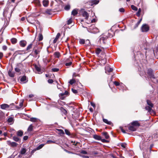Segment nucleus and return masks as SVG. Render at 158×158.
I'll list each match as a JSON object with an SVG mask.
<instances>
[{
	"label": "nucleus",
	"mask_w": 158,
	"mask_h": 158,
	"mask_svg": "<svg viewBox=\"0 0 158 158\" xmlns=\"http://www.w3.org/2000/svg\"><path fill=\"white\" fill-rule=\"evenodd\" d=\"M7 144L10 146L12 147H15L17 146L18 144L15 142H11L10 140L7 141Z\"/></svg>",
	"instance_id": "423d86ee"
},
{
	"label": "nucleus",
	"mask_w": 158,
	"mask_h": 158,
	"mask_svg": "<svg viewBox=\"0 0 158 158\" xmlns=\"http://www.w3.org/2000/svg\"><path fill=\"white\" fill-rule=\"evenodd\" d=\"M4 116V114L2 112H0V119L2 118Z\"/></svg>",
	"instance_id": "5fc2aeb1"
},
{
	"label": "nucleus",
	"mask_w": 158,
	"mask_h": 158,
	"mask_svg": "<svg viewBox=\"0 0 158 158\" xmlns=\"http://www.w3.org/2000/svg\"><path fill=\"white\" fill-rule=\"evenodd\" d=\"M81 153L83 154H87V152L84 150L81 151Z\"/></svg>",
	"instance_id": "052dcab7"
},
{
	"label": "nucleus",
	"mask_w": 158,
	"mask_h": 158,
	"mask_svg": "<svg viewBox=\"0 0 158 158\" xmlns=\"http://www.w3.org/2000/svg\"><path fill=\"white\" fill-rule=\"evenodd\" d=\"M42 47L39 46L38 44H36L33 48V52L35 55L39 53L41 51Z\"/></svg>",
	"instance_id": "f257e3e1"
},
{
	"label": "nucleus",
	"mask_w": 158,
	"mask_h": 158,
	"mask_svg": "<svg viewBox=\"0 0 158 158\" xmlns=\"http://www.w3.org/2000/svg\"><path fill=\"white\" fill-rule=\"evenodd\" d=\"M27 42L25 40H21L19 43L20 45L22 47H24L26 45Z\"/></svg>",
	"instance_id": "4468645a"
},
{
	"label": "nucleus",
	"mask_w": 158,
	"mask_h": 158,
	"mask_svg": "<svg viewBox=\"0 0 158 158\" xmlns=\"http://www.w3.org/2000/svg\"><path fill=\"white\" fill-rule=\"evenodd\" d=\"M77 11L75 10H73L72 12V14L74 16L77 15Z\"/></svg>",
	"instance_id": "c9c22d12"
},
{
	"label": "nucleus",
	"mask_w": 158,
	"mask_h": 158,
	"mask_svg": "<svg viewBox=\"0 0 158 158\" xmlns=\"http://www.w3.org/2000/svg\"><path fill=\"white\" fill-rule=\"evenodd\" d=\"M9 106L7 104H3L1 105V108L2 109H5L6 108H8Z\"/></svg>",
	"instance_id": "dca6fc26"
},
{
	"label": "nucleus",
	"mask_w": 158,
	"mask_h": 158,
	"mask_svg": "<svg viewBox=\"0 0 158 158\" xmlns=\"http://www.w3.org/2000/svg\"><path fill=\"white\" fill-rule=\"evenodd\" d=\"M44 144H42L39 145L37 148V150H39L41 149L44 146Z\"/></svg>",
	"instance_id": "79ce46f5"
},
{
	"label": "nucleus",
	"mask_w": 158,
	"mask_h": 158,
	"mask_svg": "<svg viewBox=\"0 0 158 158\" xmlns=\"http://www.w3.org/2000/svg\"><path fill=\"white\" fill-rule=\"evenodd\" d=\"M65 134L68 135L70 136L71 135V133L69 131L65 129L64 130Z\"/></svg>",
	"instance_id": "ea45409f"
},
{
	"label": "nucleus",
	"mask_w": 158,
	"mask_h": 158,
	"mask_svg": "<svg viewBox=\"0 0 158 158\" xmlns=\"http://www.w3.org/2000/svg\"><path fill=\"white\" fill-rule=\"evenodd\" d=\"M148 73L151 78L155 79L154 76L153 74V71L151 69H148Z\"/></svg>",
	"instance_id": "f03ea898"
},
{
	"label": "nucleus",
	"mask_w": 158,
	"mask_h": 158,
	"mask_svg": "<svg viewBox=\"0 0 158 158\" xmlns=\"http://www.w3.org/2000/svg\"><path fill=\"white\" fill-rule=\"evenodd\" d=\"M99 2L98 0H93L91 2V5L92 6L94 4L96 5L98 4Z\"/></svg>",
	"instance_id": "393cba45"
},
{
	"label": "nucleus",
	"mask_w": 158,
	"mask_h": 158,
	"mask_svg": "<svg viewBox=\"0 0 158 158\" xmlns=\"http://www.w3.org/2000/svg\"><path fill=\"white\" fill-rule=\"evenodd\" d=\"M33 126L32 124H31L28 128L27 131H31L33 129Z\"/></svg>",
	"instance_id": "2f4dec72"
},
{
	"label": "nucleus",
	"mask_w": 158,
	"mask_h": 158,
	"mask_svg": "<svg viewBox=\"0 0 158 158\" xmlns=\"http://www.w3.org/2000/svg\"><path fill=\"white\" fill-rule=\"evenodd\" d=\"M37 118H30V121L32 122H35L36 121Z\"/></svg>",
	"instance_id": "37998d69"
},
{
	"label": "nucleus",
	"mask_w": 158,
	"mask_h": 158,
	"mask_svg": "<svg viewBox=\"0 0 158 158\" xmlns=\"http://www.w3.org/2000/svg\"><path fill=\"white\" fill-rule=\"evenodd\" d=\"M131 124L134 126H140L139 123L137 121H134L131 123Z\"/></svg>",
	"instance_id": "4be33fe9"
},
{
	"label": "nucleus",
	"mask_w": 158,
	"mask_h": 158,
	"mask_svg": "<svg viewBox=\"0 0 158 158\" xmlns=\"http://www.w3.org/2000/svg\"><path fill=\"white\" fill-rule=\"evenodd\" d=\"M34 18L33 17H29L27 18V20L29 23L31 24H33L34 23Z\"/></svg>",
	"instance_id": "f8f14e48"
},
{
	"label": "nucleus",
	"mask_w": 158,
	"mask_h": 158,
	"mask_svg": "<svg viewBox=\"0 0 158 158\" xmlns=\"http://www.w3.org/2000/svg\"><path fill=\"white\" fill-rule=\"evenodd\" d=\"M101 50L99 48L96 49L95 52L97 55H98L101 52Z\"/></svg>",
	"instance_id": "c85d7f7f"
},
{
	"label": "nucleus",
	"mask_w": 158,
	"mask_h": 158,
	"mask_svg": "<svg viewBox=\"0 0 158 158\" xmlns=\"http://www.w3.org/2000/svg\"><path fill=\"white\" fill-rule=\"evenodd\" d=\"M60 34L59 33H58L56 37V39H58V38H59V37L60 36Z\"/></svg>",
	"instance_id": "4d7b16f0"
},
{
	"label": "nucleus",
	"mask_w": 158,
	"mask_h": 158,
	"mask_svg": "<svg viewBox=\"0 0 158 158\" xmlns=\"http://www.w3.org/2000/svg\"><path fill=\"white\" fill-rule=\"evenodd\" d=\"M28 138V137L27 136H25L23 137V139L24 140H27Z\"/></svg>",
	"instance_id": "774afa93"
},
{
	"label": "nucleus",
	"mask_w": 158,
	"mask_h": 158,
	"mask_svg": "<svg viewBox=\"0 0 158 158\" xmlns=\"http://www.w3.org/2000/svg\"><path fill=\"white\" fill-rule=\"evenodd\" d=\"M103 135L104 136L105 138L106 139H108L109 137V136L108 135L107 133L106 132L103 133Z\"/></svg>",
	"instance_id": "f704fd0d"
},
{
	"label": "nucleus",
	"mask_w": 158,
	"mask_h": 158,
	"mask_svg": "<svg viewBox=\"0 0 158 158\" xmlns=\"http://www.w3.org/2000/svg\"><path fill=\"white\" fill-rule=\"evenodd\" d=\"M26 80L27 79L26 76H24L21 77L20 80L21 82H23V83H25L27 81H26Z\"/></svg>",
	"instance_id": "f3484780"
},
{
	"label": "nucleus",
	"mask_w": 158,
	"mask_h": 158,
	"mask_svg": "<svg viewBox=\"0 0 158 158\" xmlns=\"http://www.w3.org/2000/svg\"><path fill=\"white\" fill-rule=\"evenodd\" d=\"M13 139L15 141L17 142L20 141V139L18 137L16 136H13Z\"/></svg>",
	"instance_id": "5701e85b"
},
{
	"label": "nucleus",
	"mask_w": 158,
	"mask_h": 158,
	"mask_svg": "<svg viewBox=\"0 0 158 158\" xmlns=\"http://www.w3.org/2000/svg\"><path fill=\"white\" fill-rule=\"evenodd\" d=\"M35 68L36 70L38 72V73L41 74L43 73V71L41 69L40 67V66L35 65Z\"/></svg>",
	"instance_id": "6e6552de"
},
{
	"label": "nucleus",
	"mask_w": 158,
	"mask_h": 158,
	"mask_svg": "<svg viewBox=\"0 0 158 158\" xmlns=\"http://www.w3.org/2000/svg\"><path fill=\"white\" fill-rule=\"evenodd\" d=\"M128 129L129 130L132 131H135L136 130V128L133 125L129 127Z\"/></svg>",
	"instance_id": "b1692460"
},
{
	"label": "nucleus",
	"mask_w": 158,
	"mask_h": 158,
	"mask_svg": "<svg viewBox=\"0 0 158 158\" xmlns=\"http://www.w3.org/2000/svg\"><path fill=\"white\" fill-rule=\"evenodd\" d=\"M83 17L85 18V19H88L89 18V14L88 13L83 10H81V11Z\"/></svg>",
	"instance_id": "7ed1b4c3"
},
{
	"label": "nucleus",
	"mask_w": 158,
	"mask_h": 158,
	"mask_svg": "<svg viewBox=\"0 0 158 158\" xmlns=\"http://www.w3.org/2000/svg\"><path fill=\"white\" fill-rule=\"evenodd\" d=\"M149 29V27L146 24H144L141 27V30L142 32L148 31Z\"/></svg>",
	"instance_id": "39448f33"
},
{
	"label": "nucleus",
	"mask_w": 158,
	"mask_h": 158,
	"mask_svg": "<svg viewBox=\"0 0 158 158\" xmlns=\"http://www.w3.org/2000/svg\"><path fill=\"white\" fill-rule=\"evenodd\" d=\"M24 102V100L22 99L20 100L19 106H15V108L17 109H19L21 108V107L23 106V103Z\"/></svg>",
	"instance_id": "9d476101"
},
{
	"label": "nucleus",
	"mask_w": 158,
	"mask_h": 158,
	"mask_svg": "<svg viewBox=\"0 0 158 158\" xmlns=\"http://www.w3.org/2000/svg\"><path fill=\"white\" fill-rule=\"evenodd\" d=\"M151 108L152 107H150L149 106H147L145 107V109L146 110H148V112L151 113H154V111Z\"/></svg>",
	"instance_id": "ddd939ff"
},
{
	"label": "nucleus",
	"mask_w": 158,
	"mask_h": 158,
	"mask_svg": "<svg viewBox=\"0 0 158 158\" xmlns=\"http://www.w3.org/2000/svg\"><path fill=\"white\" fill-rule=\"evenodd\" d=\"M147 103L148 105L150 107H152L153 106V104L150 101L147 100Z\"/></svg>",
	"instance_id": "7c9ffc66"
},
{
	"label": "nucleus",
	"mask_w": 158,
	"mask_h": 158,
	"mask_svg": "<svg viewBox=\"0 0 158 158\" xmlns=\"http://www.w3.org/2000/svg\"><path fill=\"white\" fill-rule=\"evenodd\" d=\"M52 70L53 72H57L59 70V69L56 68H53L52 69Z\"/></svg>",
	"instance_id": "c03bdc74"
},
{
	"label": "nucleus",
	"mask_w": 158,
	"mask_h": 158,
	"mask_svg": "<svg viewBox=\"0 0 158 158\" xmlns=\"http://www.w3.org/2000/svg\"><path fill=\"white\" fill-rule=\"evenodd\" d=\"M22 65L21 64H18L15 68V71L18 73L20 72L22 68Z\"/></svg>",
	"instance_id": "20e7f679"
},
{
	"label": "nucleus",
	"mask_w": 158,
	"mask_h": 158,
	"mask_svg": "<svg viewBox=\"0 0 158 158\" xmlns=\"http://www.w3.org/2000/svg\"><path fill=\"white\" fill-rule=\"evenodd\" d=\"M7 49V47L6 46L4 45L2 47V49L4 50H6Z\"/></svg>",
	"instance_id": "69168bd1"
},
{
	"label": "nucleus",
	"mask_w": 158,
	"mask_h": 158,
	"mask_svg": "<svg viewBox=\"0 0 158 158\" xmlns=\"http://www.w3.org/2000/svg\"><path fill=\"white\" fill-rule=\"evenodd\" d=\"M53 82V80L52 79H49L48 80V82L50 84L52 83Z\"/></svg>",
	"instance_id": "864d4df0"
},
{
	"label": "nucleus",
	"mask_w": 158,
	"mask_h": 158,
	"mask_svg": "<svg viewBox=\"0 0 158 158\" xmlns=\"http://www.w3.org/2000/svg\"><path fill=\"white\" fill-rule=\"evenodd\" d=\"M56 141H53L52 140H48L47 141V143H56Z\"/></svg>",
	"instance_id": "49530a36"
},
{
	"label": "nucleus",
	"mask_w": 158,
	"mask_h": 158,
	"mask_svg": "<svg viewBox=\"0 0 158 158\" xmlns=\"http://www.w3.org/2000/svg\"><path fill=\"white\" fill-rule=\"evenodd\" d=\"M139 24H140V23H139L138 22H137L135 24V27H134V28H137L138 27V26H139Z\"/></svg>",
	"instance_id": "e2e57ef3"
},
{
	"label": "nucleus",
	"mask_w": 158,
	"mask_h": 158,
	"mask_svg": "<svg viewBox=\"0 0 158 158\" xmlns=\"http://www.w3.org/2000/svg\"><path fill=\"white\" fill-rule=\"evenodd\" d=\"M49 3V1L48 0H44L43 1V5L45 6L46 7L48 6Z\"/></svg>",
	"instance_id": "a211bd4d"
},
{
	"label": "nucleus",
	"mask_w": 158,
	"mask_h": 158,
	"mask_svg": "<svg viewBox=\"0 0 158 158\" xmlns=\"http://www.w3.org/2000/svg\"><path fill=\"white\" fill-rule=\"evenodd\" d=\"M98 154V152L97 151H93L92 152V154L93 155H96Z\"/></svg>",
	"instance_id": "8fccbe9b"
},
{
	"label": "nucleus",
	"mask_w": 158,
	"mask_h": 158,
	"mask_svg": "<svg viewBox=\"0 0 158 158\" xmlns=\"http://www.w3.org/2000/svg\"><path fill=\"white\" fill-rule=\"evenodd\" d=\"M72 22V21L71 19H69L68 21L67 22V24H70Z\"/></svg>",
	"instance_id": "680f3d73"
},
{
	"label": "nucleus",
	"mask_w": 158,
	"mask_h": 158,
	"mask_svg": "<svg viewBox=\"0 0 158 158\" xmlns=\"http://www.w3.org/2000/svg\"><path fill=\"white\" fill-rule=\"evenodd\" d=\"M114 83L116 86H118L120 85L119 83L116 81H114Z\"/></svg>",
	"instance_id": "603ef678"
},
{
	"label": "nucleus",
	"mask_w": 158,
	"mask_h": 158,
	"mask_svg": "<svg viewBox=\"0 0 158 158\" xmlns=\"http://www.w3.org/2000/svg\"><path fill=\"white\" fill-rule=\"evenodd\" d=\"M17 136L21 137L23 135V132L22 131L20 130L17 131Z\"/></svg>",
	"instance_id": "aec40b11"
},
{
	"label": "nucleus",
	"mask_w": 158,
	"mask_h": 158,
	"mask_svg": "<svg viewBox=\"0 0 158 158\" xmlns=\"http://www.w3.org/2000/svg\"><path fill=\"white\" fill-rule=\"evenodd\" d=\"M131 9L137 11L138 10L137 7L133 5H131Z\"/></svg>",
	"instance_id": "58836bf2"
},
{
	"label": "nucleus",
	"mask_w": 158,
	"mask_h": 158,
	"mask_svg": "<svg viewBox=\"0 0 158 158\" xmlns=\"http://www.w3.org/2000/svg\"><path fill=\"white\" fill-rule=\"evenodd\" d=\"M106 59L103 58L100 60V63L101 64V65H104L106 63Z\"/></svg>",
	"instance_id": "bb28decb"
},
{
	"label": "nucleus",
	"mask_w": 158,
	"mask_h": 158,
	"mask_svg": "<svg viewBox=\"0 0 158 158\" xmlns=\"http://www.w3.org/2000/svg\"><path fill=\"white\" fill-rule=\"evenodd\" d=\"M46 13L49 15H51V10H47L46 11Z\"/></svg>",
	"instance_id": "3c124183"
},
{
	"label": "nucleus",
	"mask_w": 158,
	"mask_h": 158,
	"mask_svg": "<svg viewBox=\"0 0 158 158\" xmlns=\"http://www.w3.org/2000/svg\"><path fill=\"white\" fill-rule=\"evenodd\" d=\"M141 11V10L140 8L139 9L138 11L136 13V15L138 16H139L140 14V12Z\"/></svg>",
	"instance_id": "a18cd8bd"
},
{
	"label": "nucleus",
	"mask_w": 158,
	"mask_h": 158,
	"mask_svg": "<svg viewBox=\"0 0 158 158\" xmlns=\"http://www.w3.org/2000/svg\"><path fill=\"white\" fill-rule=\"evenodd\" d=\"M35 44L34 41H33L31 43L29 44L27 47L26 50L28 51L32 48V46H33L34 47L35 46Z\"/></svg>",
	"instance_id": "9b49d317"
},
{
	"label": "nucleus",
	"mask_w": 158,
	"mask_h": 158,
	"mask_svg": "<svg viewBox=\"0 0 158 158\" xmlns=\"http://www.w3.org/2000/svg\"><path fill=\"white\" fill-rule=\"evenodd\" d=\"M85 43V41L84 40L81 39L79 41V43L81 44H83Z\"/></svg>",
	"instance_id": "09e8293b"
},
{
	"label": "nucleus",
	"mask_w": 158,
	"mask_h": 158,
	"mask_svg": "<svg viewBox=\"0 0 158 158\" xmlns=\"http://www.w3.org/2000/svg\"><path fill=\"white\" fill-rule=\"evenodd\" d=\"M72 90L74 94H76L77 93V91L76 89H72Z\"/></svg>",
	"instance_id": "6e6d98bb"
},
{
	"label": "nucleus",
	"mask_w": 158,
	"mask_h": 158,
	"mask_svg": "<svg viewBox=\"0 0 158 158\" xmlns=\"http://www.w3.org/2000/svg\"><path fill=\"white\" fill-rule=\"evenodd\" d=\"M119 11L121 13H124L125 12V9L123 8H121L119 9Z\"/></svg>",
	"instance_id": "de8ad7c7"
},
{
	"label": "nucleus",
	"mask_w": 158,
	"mask_h": 158,
	"mask_svg": "<svg viewBox=\"0 0 158 158\" xmlns=\"http://www.w3.org/2000/svg\"><path fill=\"white\" fill-rule=\"evenodd\" d=\"M85 44H86L87 45H89V44H90L89 41V40H86L85 42Z\"/></svg>",
	"instance_id": "338daca9"
},
{
	"label": "nucleus",
	"mask_w": 158,
	"mask_h": 158,
	"mask_svg": "<svg viewBox=\"0 0 158 158\" xmlns=\"http://www.w3.org/2000/svg\"><path fill=\"white\" fill-rule=\"evenodd\" d=\"M107 37L106 36L102 35H101L100 38V43L104 44L105 43V41L107 39Z\"/></svg>",
	"instance_id": "1a4fd4ad"
},
{
	"label": "nucleus",
	"mask_w": 158,
	"mask_h": 158,
	"mask_svg": "<svg viewBox=\"0 0 158 158\" xmlns=\"http://www.w3.org/2000/svg\"><path fill=\"white\" fill-rule=\"evenodd\" d=\"M120 128L121 131L123 133H126V132L124 130L122 127H120Z\"/></svg>",
	"instance_id": "13d9d810"
},
{
	"label": "nucleus",
	"mask_w": 158,
	"mask_h": 158,
	"mask_svg": "<svg viewBox=\"0 0 158 158\" xmlns=\"http://www.w3.org/2000/svg\"><path fill=\"white\" fill-rule=\"evenodd\" d=\"M43 39V37L42 34L40 33L38 36V40L39 41H41Z\"/></svg>",
	"instance_id": "473e14b6"
},
{
	"label": "nucleus",
	"mask_w": 158,
	"mask_h": 158,
	"mask_svg": "<svg viewBox=\"0 0 158 158\" xmlns=\"http://www.w3.org/2000/svg\"><path fill=\"white\" fill-rule=\"evenodd\" d=\"M70 6L69 5H67L65 6L64 7V9L65 10H69L70 9Z\"/></svg>",
	"instance_id": "e433bc0d"
},
{
	"label": "nucleus",
	"mask_w": 158,
	"mask_h": 158,
	"mask_svg": "<svg viewBox=\"0 0 158 158\" xmlns=\"http://www.w3.org/2000/svg\"><path fill=\"white\" fill-rule=\"evenodd\" d=\"M8 74L10 77H14L15 76L14 73L10 71L8 72Z\"/></svg>",
	"instance_id": "72a5a7b5"
},
{
	"label": "nucleus",
	"mask_w": 158,
	"mask_h": 158,
	"mask_svg": "<svg viewBox=\"0 0 158 158\" xmlns=\"http://www.w3.org/2000/svg\"><path fill=\"white\" fill-rule=\"evenodd\" d=\"M35 2L38 6H40V0H35Z\"/></svg>",
	"instance_id": "4c0bfd02"
},
{
	"label": "nucleus",
	"mask_w": 158,
	"mask_h": 158,
	"mask_svg": "<svg viewBox=\"0 0 158 158\" xmlns=\"http://www.w3.org/2000/svg\"><path fill=\"white\" fill-rule=\"evenodd\" d=\"M75 79H72V80H70L69 81V83L70 84L72 85H73V83H75Z\"/></svg>",
	"instance_id": "a19ab883"
},
{
	"label": "nucleus",
	"mask_w": 158,
	"mask_h": 158,
	"mask_svg": "<svg viewBox=\"0 0 158 158\" xmlns=\"http://www.w3.org/2000/svg\"><path fill=\"white\" fill-rule=\"evenodd\" d=\"M105 73L109 74V73L112 72L113 69L110 68L109 65L106 66L105 68Z\"/></svg>",
	"instance_id": "0eeeda50"
},
{
	"label": "nucleus",
	"mask_w": 158,
	"mask_h": 158,
	"mask_svg": "<svg viewBox=\"0 0 158 158\" xmlns=\"http://www.w3.org/2000/svg\"><path fill=\"white\" fill-rule=\"evenodd\" d=\"M93 138L95 139L98 140H100L101 139V137L100 136L96 135H93Z\"/></svg>",
	"instance_id": "6ab92c4d"
},
{
	"label": "nucleus",
	"mask_w": 158,
	"mask_h": 158,
	"mask_svg": "<svg viewBox=\"0 0 158 158\" xmlns=\"http://www.w3.org/2000/svg\"><path fill=\"white\" fill-rule=\"evenodd\" d=\"M72 62H70L69 63H66V64H65V65L66 66H70L71 64H72Z\"/></svg>",
	"instance_id": "bf43d9fd"
},
{
	"label": "nucleus",
	"mask_w": 158,
	"mask_h": 158,
	"mask_svg": "<svg viewBox=\"0 0 158 158\" xmlns=\"http://www.w3.org/2000/svg\"><path fill=\"white\" fill-rule=\"evenodd\" d=\"M26 152V149L25 148H23L21 149V151L20 152V153L21 154L23 155L25 154Z\"/></svg>",
	"instance_id": "cd10ccee"
},
{
	"label": "nucleus",
	"mask_w": 158,
	"mask_h": 158,
	"mask_svg": "<svg viewBox=\"0 0 158 158\" xmlns=\"http://www.w3.org/2000/svg\"><path fill=\"white\" fill-rule=\"evenodd\" d=\"M79 155L80 156L82 157L83 158H89V157L87 156H82V155Z\"/></svg>",
	"instance_id": "0e129e2a"
},
{
	"label": "nucleus",
	"mask_w": 158,
	"mask_h": 158,
	"mask_svg": "<svg viewBox=\"0 0 158 158\" xmlns=\"http://www.w3.org/2000/svg\"><path fill=\"white\" fill-rule=\"evenodd\" d=\"M54 55L55 57L59 58L60 56V53L59 52H56L54 53Z\"/></svg>",
	"instance_id": "a878e982"
},
{
	"label": "nucleus",
	"mask_w": 158,
	"mask_h": 158,
	"mask_svg": "<svg viewBox=\"0 0 158 158\" xmlns=\"http://www.w3.org/2000/svg\"><path fill=\"white\" fill-rule=\"evenodd\" d=\"M103 122L107 124L111 125L112 124V123L111 121H108V120L106 119L103 118Z\"/></svg>",
	"instance_id": "412c9836"
},
{
	"label": "nucleus",
	"mask_w": 158,
	"mask_h": 158,
	"mask_svg": "<svg viewBox=\"0 0 158 158\" xmlns=\"http://www.w3.org/2000/svg\"><path fill=\"white\" fill-rule=\"evenodd\" d=\"M14 118L12 117H9L7 119V121L9 123V124L11 125L14 122Z\"/></svg>",
	"instance_id": "2eb2a0df"
},
{
	"label": "nucleus",
	"mask_w": 158,
	"mask_h": 158,
	"mask_svg": "<svg viewBox=\"0 0 158 158\" xmlns=\"http://www.w3.org/2000/svg\"><path fill=\"white\" fill-rule=\"evenodd\" d=\"M11 41L12 44H14L17 42V40L15 38H12L11 39Z\"/></svg>",
	"instance_id": "c756f323"
}]
</instances>
